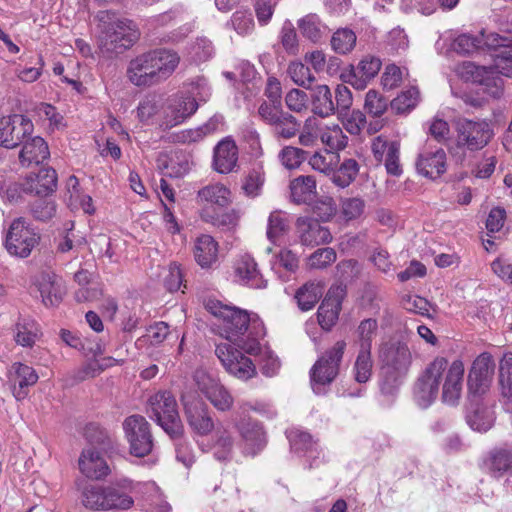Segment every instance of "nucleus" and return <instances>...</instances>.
Masks as SVG:
<instances>
[{
  "label": "nucleus",
  "instance_id": "nucleus-41",
  "mask_svg": "<svg viewBox=\"0 0 512 512\" xmlns=\"http://www.w3.org/2000/svg\"><path fill=\"white\" fill-rule=\"evenodd\" d=\"M258 366L263 375L272 377L276 375L281 367L278 356L266 344L258 341Z\"/></svg>",
  "mask_w": 512,
  "mask_h": 512
},
{
  "label": "nucleus",
  "instance_id": "nucleus-55",
  "mask_svg": "<svg viewBox=\"0 0 512 512\" xmlns=\"http://www.w3.org/2000/svg\"><path fill=\"white\" fill-rule=\"evenodd\" d=\"M418 99L419 90L411 87L391 101V108L397 113H405L417 105Z\"/></svg>",
  "mask_w": 512,
  "mask_h": 512
},
{
  "label": "nucleus",
  "instance_id": "nucleus-54",
  "mask_svg": "<svg viewBox=\"0 0 512 512\" xmlns=\"http://www.w3.org/2000/svg\"><path fill=\"white\" fill-rule=\"evenodd\" d=\"M388 108V99L371 89L366 93L364 109L373 117H380Z\"/></svg>",
  "mask_w": 512,
  "mask_h": 512
},
{
  "label": "nucleus",
  "instance_id": "nucleus-9",
  "mask_svg": "<svg viewBox=\"0 0 512 512\" xmlns=\"http://www.w3.org/2000/svg\"><path fill=\"white\" fill-rule=\"evenodd\" d=\"M123 430L133 456L145 457L152 452L154 439L151 426L144 416H128L123 421Z\"/></svg>",
  "mask_w": 512,
  "mask_h": 512
},
{
  "label": "nucleus",
  "instance_id": "nucleus-56",
  "mask_svg": "<svg viewBox=\"0 0 512 512\" xmlns=\"http://www.w3.org/2000/svg\"><path fill=\"white\" fill-rule=\"evenodd\" d=\"M15 341L23 347H31L37 338V327L33 321L19 322L16 324Z\"/></svg>",
  "mask_w": 512,
  "mask_h": 512
},
{
  "label": "nucleus",
  "instance_id": "nucleus-7",
  "mask_svg": "<svg viewBox=\"0 0 512 512\" xmlns=\"http://www.w3.org/2000/svg\"><path fill=\"white\" fill-rule=\"evenodd\" d=\"M310 90L312 111L322 118L337 114L338 111H345L353 104L352 92L344 84H338L334 92L325 84L316 85Z\"/></svg>",
  "mask_w": 512,
  "mask_h": 512
},
{
  "label": "nucleus",
  "instance_id": "nucleus-3",
  "mask_svg": "<svg viewBox=\"0 0 512 512\" xmlns=\"http://www.w3.org/2000/svg\"><path fill=\"white\" fill-rule=\"evenodd\" d=\"M204 306L209 313L218 319L217 333L226 340L234 341L248 330L250 315L246 310L223 304L215 298L205 300Z\"/></svg>",
  "mask_w": 512,
  "mask_h": 512
},
{
  "label": "nucleus",
  "instance_id": "nucleus-63",
  "mask_svg": "<svg viewBox=\"0 0 512 512\" xmlns=\"http://www.w3.org/2000/svg\"><path fill=\"white\" fill-rule=\"evenodd\" d=\"M453 47L458 53L470 54L482 47V40L478 36L462 34L455 39Z\"/></svg>",
  "mask_w": 512,
  "mask_h": 512
},
{
  "label": "nucleus",
  "instance_id": "nucleus-15",
  "mask_svg": "<svg viewBox=\"0 0 512 512\" xmlns=\"http://www.w3.org/2000/svg\"><path fill=\"white\" fill-rule=\"evenodd\" d=\"M193 378L197 389L218 411L226 412L232 408L234 398L219 379L204 370L195 371Z\"/></svg>",
  "mask_w": 512,
  "mask_h": 512
},
{
  "label": "nucleus",
  "instance_id": "nucleus-52",
  "mask_svg": "<svg viewBox=\"0 0 512 512\" xmlns=\"http://www.w3.org/2000/svg\"><path fill=\"white\" fill-rule=\"evenodd\" d=\"M288 74L295 84L306 89H310L315 81L310 68L301 62H292L288 67Z\"/></svg>",
  "mask_w": 512,
  "mask_h": 512
},
{
  "label": "nucleus",
  "instance_id": "nucleus-24",
  "mask_svg": "<svg viewBox=\"0 0 512 512\" xmlns=\"http://www.w3.org/2000/svg\"><path fill=\"white\" fill-rule=\"evenodd\" d=\"M256 408L250 404H243L239 407L237 429L242 440L246 443L245 450L248 454L254 456L256 441V422L254 413Z\"/></svg>",
  "mask_w": 512,
  "mask_h": 512
},
{
  "label": "nucleus",
  "instance_id": "nucleus-13",
  "mask_svg": "<svg viewBox=\"0 0 512 512\" xmlns=\"http://www.w3.org/2000/svg\"><path fill=\"white\" fill-rule=\"evenodd\" d=\"M181 401L191 430L200 436L209 435L215 424L206 402L197 395H183Z\"/></svg>",
  "mask_w": 512,
  "mask_h": 512
},
{
  "label": "nucleus",
  "instance_id": "nucleus-39",
  "mask_svg": "<svg viewBox=\"0 0 512 512\" xmlns=\"http://www.w3.org/2000/svg\"><path fill=\"white\" fill-rule=\"evenodd\" d=\"M106 486L87 485L81 492V503L87 509L105 511Z\"/></svg>",
  "mask_w": 512,
  "mask_h": 512
},
{
  "label": "nucleus",
  "instance_id": "nucleus-49",
  "mask_svg": "<svg viewBox=\"0 0 512 512\" xmlns=\"http://www.w3.org/2000/svg\"><path fill=\"white\" fill-rule=\"evenodd\" d=\"M133 503L134 501L131 496L112 486H106L105 511L127 510L132 507Z\"/></svg>",
  "mask_w": 512,
  "mask_h": 512
},
{
  "label": "nucleus",
  "instance_id": "nucleus-43",
  "mask_svg": "<svg viewBox=\"0 0 512 512\" xmlns=\"http://www.w3.org/2000/svg\"><path fill=\"white\" fill-rule=\"evenodd\" d=\"M347 107L345 111H338L336 114L341 120L345 130L351 135H359L366 125V116L360 110H350Z\"/></svg>",
  "mask_w": 512,
  "mask_h": 512
},
{
  "label": "nucleus",
  "instance_id": "nucleus-62",
  "mask_svg": "<svg viewBox=\"0 0 512 512\" xmlns=\"http://www.w3.org/2000/svg\"><path fill=\"white\" fill-rule=\"evenodd\" d=\"M381 162H384L388 174L400 176L402 174V166L400 163V144L397 143L396 145H391V148L387 150Z\"/></svg>",
  "mask_w": 512,
  "mask_h": 512
},
{
  "label": "nucleus",
  "instance_id": "nucleus-32",
  "mask_svg": "<svg viewBox=\"0 0 512 512\" xmlns=\"http://www.w3.org/2000/svg\"><path fill=\"white\" fill-rule=\"evenodd\" d=\"M12 369L14 370V395L18 400L24 399L28 394L27 388L37 383L38 374L32 367L22 363H14Z\"/></svg>",
  "mask_w": 512,
  "mask_h": 512
},
{
  "label": "nucleus",
  "instance_id": "nucleus-31",
  "mask_svg": "<svg viewBox=\"0 0 512 512\" xmlns=\"http://www.w3.org/2000/svg\"><path fill=\"white\" fill-rule=\"evenodd\" d=\"M198 201L219 208H225L231 203V191L220 183L209 184L197 193Z\"/></svg>",
  "mask_w": 512,
  "mask_h": 512
},
{
  "label": "nucleus",
  "instance_id": "nucleus-59",
  "mask_svg": "<svg viewBox=\"0 0 512 512\" xmlns=\"http://www.w3.org/2000/svg\"><path fill=\"white\" fill-rule=\"evenodd\" d=\"M336 260V252L333 248H319L308 258V266L311 269H324Z\"/></svg>",
  "mask_w": 512,
  "mask_h": 512
},
{
  "label": "nucleus",
  "instance_id": "nucleus-11",
  "mask_svg": "<svg viewBox=\"0 0 512 512\" xmlns=\"http://www.w3.org/2000/svg\"><path fill=\"white\" fill-rule=\"evenodd\" d=\"M456 132L457 146L469 151L483 149L494 136L493 129L485 120L459 119L456 122Z\"/></svg>",
  "mask_w": 512,
  "mask_h": 512
},
{
  "label": "nucleus",
  "instance_id": "nucleus-37",
  "mask_svg": "<svg viewBox=\"0 0 512 512\" xmlns=\"http://www.w3.org/2000/svg\"><path fill=\"white\" fill-rule=\"evenodd\" d=\"M359 173V164L355 159H344L331 173V181L339 188L348 187Z\"/></svg>",
  "mask_w": 512,
  "mask_h": 512
},
{
  "label": "nucleus",
  "instance_id": "nucleus-46",
  "mask_svg": "<svg viewBox=\"0 0 512 512\" xmlns=\"http://www.w3.org/2000/svg\"><path fill=\"white\" fill-rule=\"evenodd\" d=\"M39 198L29 205L32 217L37 221L46 222L56 214V203L49 196H38Z\"/></svg>",
  "mask_w": 512,
  "mask_h": 512
},
{
  "label": "nucleus",
  "instance_id": "nucleus-10",
  "mask_svg": "<svg viewBox=\"0 0 512 512\" xmlns=\"http://www.w3.org/2000/svg\"><path fill=\"white\" fill-rule=\"evenodd\" d=\"M40 236L30 228L24 217L16 218L10 224L6 234L5 248L10 255L26 258L38 245Z\"/></svg>",
  "mask_w": 512,
  "mask_h": 512
},
{
  "label": "nucleus",
  "instance_id": "nucleus-53",
  "mask_svg": "<svg viewBox=\"0 0 512 512\" xmlns=\"http://www.w3.org/2000/svg\"><path fill=\"white\" fill-rule=\"evenodd\" d=\"M301 33L313 42H318L322 37V25L316 14H308L298 22Z\"/></svg>",
  "mask_w": 512,
  "mask_h": 512
},
{
  "label": "nucleus",
  "instance_id": "nucleus-64",
  "mask_svg": "<svg viewBox=\"0 0 512 512\" xmlns=\"http://www.w3.org/2000/svg\"><path fill=\"white\" fill-rule=\"evenodd\" d=\"M308 96L300 89H292L285 96V103L289 110L301 112L307 108Z\"/></svg>",
  "mask_w": 512,
  "mask_h": 512
},
{
  "label": "nucleus",
  "instance_id": "nucleus-2",
  "mask_svg": "<svg viewBox=\"0 0 512 512\" xmlns=\"http://www.w3.org/2000/svg\"><path fill=\"white\" fill-rule=\"evenodd\" d=\"M174 51L155 49L142 53L129 62L127 76L138 87H150L168 79L179 64Z\"/></svg>",
  "mask_w": 512,
  "mask_h": 512
},
{
  "label": "nucleus",
  "instance_id": "nucleus-48",
  "mask_svg": "<svg viewBox=\"0 0 512 512\" xmlns=\"http://www.w3.org/2000/svg\"><path fill=\"white\" fill-rule=\"evenodd\" d=\"M289 230L287 216L280 212L274 211L270 214L267 226V237L272 243H276Z\"/></svg>",
  "mask_w": 512,
  "mask_h": 512
},
{
  "label": "nucleus",
  "instance_id": "nucleus-36",
  "mask_svg": "<svg viewBox=\"0 0 512 512\" xmlns=\"http://www.w3.org/2000/svg\"><path fill=\"white\" fill-rule=\"evenodd\" d=\"M466 421L473 430L485 433L490 430L494 424V411L487 406L477 405L467 414Z\"/></svg>",
  "mask_w": 512,
  "mask_h": 512
},
{
  "label": "nucleus",
  "instance_id": "nucleus-21",
  "mask_svg": "<svg viewBox=\"0 0 512 512\" xmlns=\"http://www.w3.org/2000/svg\"><path fill=\"white\" fill-rule=\"evenodd\" d=\"M296 232L300 243L304 246L314 247L327 244L332 240L328 227L313 217H299L296 221Z\"/></svg>",
  "mask_w": 512,
  "mask_h": 512
},
{
  "label": "nucleus",
  "instance_id": "nucleus-23",
  "mask_svg": "<svg viewBox=\"0 0 512 512\" xmlns=\"http://www.w3.org/2000/svg\"><path fill=\"white\" fill-rule=\"evenodd\" d=\"M445 380L442 387V401L445 404L454 406L457 405L463 387V377H464V364L460 360H455L448 367Z\"/></svg>",
  "mask_w": 512,
  "mask_h": 512
},
{
  "label": "nucleus",
  "instance_id": "nucleus-33",
  "mask_svg": "<svg viewBox=\"0 0 512 512\" xmlns=\"http://www.w3.org/2000/svg\"><path fill=\"white\" fill-rule=\"evenodd\" d=\"M291 199L296 204L307 203L316 194V180L313 176L301 175L290 182Z\"/></svg>",
  "mask_w": 512,
  "mask_h": 512
},
{
  "label": "nucleus",
  "instance_id": "nucleus-19",
  "mask_svg": "<svg viewBox=\"0 0 512 512\" xmlns=\"http://www.w3.org/2000/svg\"><path fill=\"white\" fill-rule=\"evenodd\" d=\"M495 364L489 353L480 354L472 364L467 378L469 394L479 396L484 394L492 381Z\"/></svg>",
  "mask_w": 512,
  "mask_h": 512
},
{
  "label": "nucleus",
  "instance_id": "nucleus-42",
  "mask_svg": "<svg viewBox=\"0 0 512 512\" xmlns=\"http://www.w3.org/2000/svg\"><path fill=\"white\" fill-rule=\"evenodd\" d=\"M322 296V288L316 283H306L296 292L298 306L303 311L311 310Z\"/></svg>",
  "mask_w": 512,
  "mask_h": 512
},
{
  "label": "nucleus",
  "instance_id": "nucleus-17",
  "mask_svg": "<svg viewBox=\"0 0 512 512\" xmlns=\"http://www.w3.org/2000/svg\"><path fill=\"white\" fill-rule=\"evenodd\" d=\"M198 103L194 97L189 95H174L170 97L163 108V120L161 127L165 130L171 129L183 123L188 117L196 112Z\"/></svg>",
  "mask_w": 512,
  "mask_h": 512
},
{
  "label": "nucleus",
  "instance_id": "nucleus-29",
  "mask_svg": "<svg viewBox=\"0 0 512 512\" xmlns=\"http://www.w3.org/2000/svg\"><path fill=\"white\" fill-rule=\"evenodd\" d=\"M50 156L47 143L42 137L35 136L23 143L19 153V161L23 167L38 165Z\"/></svg>",
  "mask_w": 512,
  "mask_h": 512
},
{
  "label": "nucleus",
  "instance_id": "nucleus-38",
  "mask_svg": "<svg viewBox=\"0 0 512 512\" xmlns=\"http://www.w3.org/2000/svg\"><path fill=\"white\" fill-rule=\"evenodd\" d=\"M84 436L90 445L98 447L102 451H108L113 448L110 433L97 423H89L85 427Z\"/></svg>",
  "mask_w": 512,
  "mask_h": 512
},
{
  "label": "nucleus",
  "instance_id": "nucleus-14",
  "mask_svg": "<svg viewBox=\"0 0 512 512\" xmlns=\"http://www.w3.org/2000/svg\"><path fill=\"white\" fill-rule=\"evenodd\" d=\"M379 359L389 373L394 375V380L407 375L411 364L412 354L408 345L401 341L384 343L379 351Z\"/></svg>",
  "mask_w": 512,
  "mask_h": 512
},
{
  "label": "nucleus",
  "instance_id": "nucleus-50",
  "mask_svg": "<svg viewBox=\"0 0 512 512\" xmlns=\"http://www.w3.org/2000/svg\"><path fill=\"white\" fill-rule=\"evenodd\" d=\"M499 384L502 395L512 399V352L505 353L499 364Z\"/></svg>",
  "mask_w": 512,
  "mask_h": 512
},
{
  "label": "nucleus",
  "instance_id": "nucleus-44",
  "mask_svg": "<svg viewBox=\"0 0 512 512\" xmlns=\"http://www.w3.org/2000/svg\"><path fill=\"white\" fill-rule=\"evenodd\" d=\"M356 34L348 28H340L331 37V47L338 53L345 55L350 53L356 45Z\"/></svg>",
  "mask_w": 512,
  "mask_h": 512
},
{
  "label": "nucleus",
  "instance_id": "nucleus-22",
  "mask_svg": "<svg viewBox=\"0 0 512 512\" xmlns=\"http://www.w3.org/2000/svg\"><path fill=\"white\" fill-rule=\"evenodd\" d=\"M21 185L27 194L50 196L57 188V173L51 167L41 168L38 173H30Z\"/></svg>",
  "mask_w": 512,
  "mask_h": 512
},
{
  "label": "nucleus",
  "instance_id": "nucleus-60",
  "mask_svg": "<svg viewBox=\"0 0 512 512\" xmlns=\"http://www.w3.org/2000/svg\"><path fill=\"white\" fill-rule=\"evenodd\" d=\"M286 113L283 111L282 102H263L258 107V115L267 125L272 126Z\"/></svg>",
  "mask_w": 512,
  "mask_h": 512
},
{
  "label": "nucleus",
  "instance_id": "nucleus-30",
  "mask_svg": "<svg viewBox=\"0 0 512 512\" xmlns=\"http://www.w3.org/2000/svg\"><path fill=\"white\" fill-rule=\"evenodd\" d=\"M484 464L488 473L494 478L512 474V450L496 449L490 453Z\"/></svg>",
  "mask_w": 512,
  "mask_h": 512
},
{
  "label": "nucleus",
  "instance_id": "nucleus-58",
  "mask_svg": "<svg viewBox=\"0 0 512 512\" xmlns=\"http://www.w3.org/2000/svg\"><path fill=\"white\" fill-rule=\"evenodd\" d=\"M256 273V262L250 255H243L235 264L236 281L248 283Z\"/></svg>",
  "mask_w": 512,
  "mask_h": 512
},
{
  "label": "nucleus",
  "instance_id": "nucleus-40",
  "mask_svg": "<svg viewBox=\"0 0 512 512\" xmlns=\"http://www.w3.org/2000/svg\"><path fill=\"white\" fill-rule=\"evenodd\" d=\"M270 128L275 138L288 140L299 133L301 123L292 114L286 112Z\"/></svg>",
  "mask_w": 512,
  "mask_h": 512
},
{
  "label": "nucleus",
  "instance_id": "nucleus-16",
  "mask_svg": "<svg viewBox=\"0 0 512 512\" xmlns=\"http://www.w3.org/2000/svg\"><path fill=\"white\" fill-rule=\"evenodd\" d=\"M32 121L24 115L13 114L0 119V146L13 149L24 143L33 132Z\"/></svg>",
  "mask_w": 512,
  "mask_h": 512
},
{
  "label": "nucleus",
  "instance_id": "nucleus-1",
  "mask_svg": "<svg viewBox=\"0 0 512 512\" xmlns=\"http://www.w3.org/2000/svg\"><path fill=\"white\" fill-rule=\"evenodd\" d=\"M98 49L100 54L112 59L131 48L140 38L137 25L130 19L120 18L111 10L99 11Z\"/></svg>",
  "mask_w": 512,
  "mask_h": 512
},
{
  "label": "nucleus",
  "instance_id": "nucleus-35",
  "mask_svg": "<svg viewBox=\"0 0 512 512\" xmlns=\"http://www.w3.org/2000/svg\"><path fill=\"white\" fill-rule=\"evenodd\" d=\"M217 243L209 235L200 236L195 244L194 256L196 262L202 267L207 268L217 259Z\"/></svg>",
  "mask_w": 512,
  "mask_h": 512
},
{
  "label": "nucleus",
  "instance_id": "nucleus-26",
  "mask_svg": "<svg viewBox=\"0 0 512 512\" xmlns=\"http://www.w3.org/2000/svg\"><path fill=\"white\" fill-rule=\"evenodd\" d=\"M418 172L430 179L440 177L446 171V153L442 148L424 151L416 162Z\"/></svg>",
  "mask_w": 512,
  "mask_h": 512
},
{
  "label": "nucleus",
  "instance_id": "nucleus-4",
  "mask_svg": "<svg viewBox=\"0 0 512 512\" xmlns=\"http://www.w3.org/2000/svg\"><path fill=\"white\" fill-rule=\"evenodd\" d=\"M147 413L170 437L179 439L184 435V425L178 412L175 397L169 391H159L148 400Z\"/></svg>",
  "mask_w": 512,
  "mask_h": 512
},
{
  "label": "nucleus",
  "instance_id": "nucleus-34",
  "mask_svg": "<svg viewBox=\"0 0 512 512\" xmlns=\"http://www.w3.org/2000/svg\"><path fill=\"white\" fill-rule=\"evenodd\" d=\"M201 219L221 231H230L237 226L239 216L235 210L218 214L211 207H203L200 213Z\"/></svg>",
  "mask_w": 512,
  "mask_h": 512
},
{
  "label": "nucleus",
  "instance_id": "nucleus-61",
  "mask_svg": "<svg viewBox=\"0 0 512 512\" xmlns=\"http://www.w3.org/2000/svg\"><path fill=\"white\" fill-rule=\"evenodd\" d=\"M493 68L506 77H512V47H505L493 56Z\"/></svg>",
  "mask_w": 512,
  "mask_h": 512
},
{
  "label": "nucleus",
  "instance_id": "nucleus-5",
  "mask_svg": "<svg viewBox=\"0 0 512 512\" xmlns=\"http://www.w3.org/2000/svg\"><path fill=\"white\" fill-rule=\"evenodd\" d=\"M447 365L446 358L437 356L419 374L413 386V398L419 407L425 409L435 402Z\"/></svg>",
  "mask_w": 512,
  "mask_h": 512
},
{
  "label": "nucleus",
  "instance_id": "nucleus-45",
  "mask_svg": "<svg viewBox=\"0 0 512 512\" xmlns=\"http://www.w3.org/2000/svg\"><path fill=\"white\" fill-rule=\"evenodd\" d=\"M378 322L374 318H366L362 320L356 331V342L359 344V349L371 350L372 340L377 335Z\"/></svg>",
  "mask_w": 512,
  "mask_h": 512
},
{
  "label": "nucleus",
  "instance_id": "nucleus-47",
  "mask_svg": "<svg viewBox=\"0 0 512 512\" xmlns=\"http://www.w3.org/2000/svg\"><path fill=\"white\" fill-rule=\"evenodd\" d=\"M372 368L373 361L371 358V350L359 349L353 367L356 382L366 383L371 378Z\"/></svg>",
  "mask_w": 512,
  "mask_h": 512
},
{
  "label": "nucleus",
  "instance_id": "nucleus-8",
  "mask_svg": "<svg viewBox=\"0 0 512 512\" xmlns=\"http://www.w3.org/2000/svg\"><path fill=\"white\" fill-rule=\"evenodd\" d=\"M346 346L345 340L337 341L313 365L310 378L315 393L320 394L322 387L331 384L337 377Z\"/></svg>",
  "mask_w": 512,
  "mask_h": 512
},
{
  "label": "nucleus",
  "instance_id": "nucleus-12",
  "mask_svg": "<svg viewBox=\"0 0 512 512\" xmlns=\"http://www.w3.org/2000/svg\"><path fill=\"white\" fill-rule=\"evenodd\" d=\"M460 75L467 81L477 83L484 94L498 99L503 94V79L493 67L477 66L472 62H463L459 68Z\"/></svg>",
  "mask_w": 512,
  "mask_h": 512
},
{
  "label": "nucleus",
  "instance_id": "nucleus-28",
  "mask_svg": "<svg viewBox=\"0 0 512 512\" xmlns=\"http://www.w3.org/2000/svg\"><path fill=\"white\" fill-rule=\"evenodd\" d=\"M80 471L90 479L100 480L110 473V468L102 458L99 451L87 448L82 451L79 458Z\"/></svg>",
  "mask_w": 512,
  "mask_h": 512
},
{
  "label": "nucleus",
  "instance_id": "nucleus-51",
  "mask_svg": "<svg viewBox=\"0 0 512 512\" xmlns=\"http://www.w3.org/2000/svg\"><path fill=\"white\" fill-rule=\"evenodd\" d=\"M307 157V151L295 146H285L279 152L281 164L289 170L298 168Z\"/></svg>",
  "mask_w": 512,
  "mask_h": 512
},
{
  "label": "nucleus",
  "instance_id": "nucleus-20",
  "mask_svg": "<svg viewBox=\"0 0 512 512\" xmlns=\"http://www.w3.org/2000/svg\"><path fill=\"white\" fill-rule=\"evenodd\" d=\"M346 296V286L332 285L318 308V322L325 330H330L337 322Z\"/></svg>",
  "mask_w": 512,
  "mask_h": 512
},
{
  "label": "nucleus",
  "instance_id": "nucleus-57",
  "mask_svg": "<svg viewBox=\"0 0 512 512\" xmlns=\"http://www.w3.org/2000/svg\"><path fill=\"white\" fill-rule=\"evenodd\" d=\"M287 438L290 442L291 449L297 453L311 451L315 446L312 436L299 429H291L288 431Z\"/></svg>",
  "mask_w": 512,
  "mask_h": 512
},
{
  "label": "nucleus",
  "instance_id": "nucleus-18",
  "mask_svg": "<svg viewBox=\"0 0 512 512\" xmlns=\"http://www.w3.org/2000/svg\"><path fill=\"white\" fill-rule=\"evenodd\" d=\"M381 60L372 55L364 56L357 66L350 65L341 72L340 79L357 90H364L381 69Z\"/></svg>",
  "mask_w": 512,
  "mask_h": 512
},
{
  "label": "nucleus",
  "instance_id": "nucleus-27",
  "mask_svg": "<svg viewBox=\"0 0 512 512\" xmlns=\"http://www.w3.org/2000/svg\"><path fill=\"white\" fill-rule=\"evenodd\" d=\"M37 287L46 307L57 306L62 301V280L51 272H42L37 278Z\"/></svg>",
  "mask_w": 512,
  "mask_h": 512
},
{
  "label": "nucleus",
  "instance_id": "nucleus-25",
  "mask_svg": "<svg viewBox=\"0 0 512 512\" xmlns=\"http://www.w3.org/2000/svg\"><path fill=\"white\" fill-rule=\"evenodd\" d=\"M238 161V148L230 138L220 141L214 148L213 167L221 174L233 171Z\"/></svg>",
  "mask_w": 512,
  "mask_h": 512
},
{
  "label": "nucleus",
  "instance_id": "nucleus-6",
  "mask_svg": "<svg viewBox=\"0 0 512 512\" xmlns=\"http://www.w3.org/2000/svg\"><path fill=\"white\" fill-rule=\"evenodd\" d=\"M215 354L224 366L225 370L234 377L248 380L255 374L253 360L247 356L256 355V341L244 343L241 350L235 349L228 343L216 345Z\"/></svg>",
  "mask_w": 512,
  "mask_h": 512
}]
</instances>
